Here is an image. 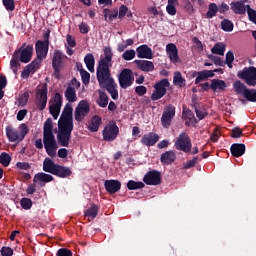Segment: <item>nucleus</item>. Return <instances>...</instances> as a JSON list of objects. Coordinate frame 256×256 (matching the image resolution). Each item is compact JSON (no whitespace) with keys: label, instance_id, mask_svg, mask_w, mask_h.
Returning <instances> with one entry per match:
<instances>
[{"label":"nucleus","instance_id":"f257e3e1","mask_svg":"<svg viewBox=\"0 0 256 256\" xmlns=\"http://www.w3.org/2000/svg\"><path fill=\"white\" fill-rule=\"evenodd\" d=\"M111 61H113V52L111 51V47H105L104 58H102L98 63L96 77L100 87L102 89H106V91L110 93L111 98L114 101H117L119 99V90H117V83H115V79L111 77V70H109Z\"/></svg>","mask_w":256,"mask_h":256},{"label":"nucleus","instance_id":"f03ea898","mask_svg":"<svg viewBox=\"0 0 256 256\" xmlns=\"http://www.w3.org/2000/svg\"><path fill=\"white\" fill-rule=\"evenodd\" d=\"M27 43L16 49L10 60V69H12L14 75H17L19 69H21V63H29L33 57V45L26 46Z\"/></svg>","mask_w":256,"mask_h":256},{"label":"nucleus","instance_id":"7ed1b4c3","mask_svg":"<svg viewBox=\"0 0 256 256\" xmlns=\"http://www.w3.org/2000/svg\"><path fill=\"white\" fill-rule=\"evenodd\" d=\"M43 143L47 155H49V157H55V153L59 146H57V141L53 134V120H51V118H48L44 123Z\"/></svg>","mask_w":256,"mask_h":256},{"label":"nucleus","instance_id":"20e7f679","mask_svg":"<svg viewBox=\"0 0 256 256\" xmlns=\"http://www.w3.org/2000/svg\"><path fill=\"white\" fill-rule=\"evenodd\" d=\"M43 171H45V173H51V175H55L60 179H67V177H71L73 175L71 168L55 164V162L50 158H46L43 161Z\"/></svg>","mask_w":256,"mask_h":256},{"label":"nucleus","instance_id":"39448f33","mask_svg":"<svg viewBox=\"0 0 256 256\" xmlns=\"http://www.w3.org/2000/svg\"><path fill=\"white\" fill-rule=\"evenodd\" d=\"M237 77L245 81L248 87H256V67L249 66L244 67L242 70L238 71Z\"/></svg>","mask_w":256,"mask_h":256},{"label":"nucleus","instance_id":"423d86ee","mask_svg":"<svg viewBox=\"0 0 256 256\" xmlns=\"http://www.w3.org/2000/svg\"><path fill=\"white\" fill-rule=\"evenodd\" d=\"M171 84L169 83V79L163 78L160 81L154 84V91L151 95V101H159V99H163L165 95H167V87Z\"/></svg>","mask_w":256,"mask_h":256},{"label":"nucleus","instance_id":"0eeeda50","mask_svg":"<svg viewBox=\"0 0 256 256\" xmlns=\"http://www.w3.org/2000/svg\"><path fill=\"white\" fill-rule=\"evenodd\" d=\"M65 59H67V55H65L61 50L54 51L52 57V68L55 79H60L61 69H63Z\"/></svg>","mask_w":256,"mask_h":256},{"label":"nucleus","instance_id":"6e6552de","mask_svg":"<svg viewBox=\"0 0 256 256\" xmlns=\"http://www.w3.org/2000/svg\"><path fill=\"white\" fill-rule=\"evenodd\" d=\"M73 127L74 126L58 124L59 133L57 135V139L61 147H69V141H71V133H73Z\"/></svg>","mask_w":256,"mask_h":256},{"label":"nucleus","instance_id":"1a4fd4ad","mask_svg":"<svg viewBox=\"0 0 256 256\" xmlns=\"http://www.w3.org/2000/svg\"><path fill=\"white\" fill-rule=\"evenodd\" d=\"M119 136V126H117V122L110 121L104 127L102 131L103 141H107L108 143H112Z\"/></svg>","mask_w":256,"mask_h":256},{"label":"nucleus","instance_id":"9d476101","mask_svg":"<svg viewBox=\"0 0 256 256\" xmlns=\"http://www.w3.org/2000/svg\"><path fill=\"white\" fill-rule=\"evenodd\" d=\"M175 149L177 151H183V153H191V148L193 147V143H191V138L185 132H182L177 137L174 143Z\"/></svg>","mask_w":256,"mask_h":256},{"label":"nucleus","instance_id":"9b49d317","mask_svg":"<svg viewBox=\"0 0 256 256\" xmlns=\"http://www.w3.org/2000/svg\"><path fill=\"white\" fill-rule=\"evenodd\" d=\"M91 112V106L87 100H82L78 103L77 107L75 108L74 112V119L78 123H81L87 115Z\"/></svg>","mask_w":256,"mask_h":256},{"label":"nucleus","instance_id":"f8f14e48","mask_svg":"<svg viewBox=\"0 0 256 256\" xmlns=\"http://www.w3.org/2000/svg\"><path fill=\"white\" fill-rule=\"evenodd\" d=\"M133 81H135L133 71L129 68H124L118 76V83L121 89H127L131 87V85H133Z\"/></svg>","mask_w":256,"mask_h":256},{"label":"nucleus","instance_id":"ddd939ff","mask_svg":"<svg viewBox=\"0 0 256 256\" xmlns=\"http://www.w3.org/2000/svg\"><path fill=\"white\" fill-rule=\"evenodd\" d=\"M47 93H49L47 83L42 84V87L36 91V106L39 111H45L47 107Z\"/></svg>","mask_w":256,"mask_h":256},{"label":"nucleus","instance_id":"4468645a","mask_svg":"<svg viewBox=\"0 0 256 256\" xmlns=\"http://www.w3.org/2000/svg\"><path fill=\"white\" fill-rule=\"evenodd\" d=\"M58 125H73V106H71V103H67L63 109V112L58 120Z\"/></svg>","mask_w":256,"mask_h":256},{"label":"nucleus","instance_id":"2eb2a0df","mask_svg":"<svg viewBox=\"0 0 256 256\" xmlns=\"http://www.w3.org/2000/svg\"><path fill=\"white\" fill-rule=\"evenodd\" d=\"M143 181L146 185H161V172L157 170H151L143 177Z\"/></svg>","mask_w":256,"mask_h":256},{"label":"nucleus","instance_id":"dca6fc26","mask_svg":"<svg viewBox=\"0 0 256 256\" xmlns=\"http://www.w3.org/2000/svg\"><path fill=\"white\" fill-rule=\"evenodd\" d=\"M175 117V106L169 105L163 112L161 117L162 126L167 129V127L171 126V121Z\"/></svg>","mask_w":256,"mask_h":256},{"label":"nucleus","instance_id":"f3484780","mask_svg":"<svg viewBox=\"0 0 256 256\" xmlns=\"http://www.w3.org/2000/svg\"><path fill=\"white\" fill-rule=\"evenodd\" d=\"M36 57L38 59H45L49 53V44L47 41L38 40L35 44Z\"/></svg>","mask_w":256,"mask_h":256},{"label":"nucleus","instance_id":"a211bd4d","mask_svg":"<svg viewBox=\"0 0 256 256\" xmlns=\"http://www.w3.org/2000/svg\"><path fill=\"white\" fill-rule=\"evenodd\" d=\"M104 187L107 193L115 195V193L121 191V182L119 180H106L104 182Z\"/></svg>","mask_w":256,"mask_h":256},{"label":"nucleus","instance_id":"6ab92c4d","mask_svg":"<svg viewBox=\"0 0 256 256\" xmlns=\"http://www.w3.org/2000/svg\"><path fill=\"white\" fill-rule=\"evenodd\" d=\"M166 53L171 61V63H179V50L177 46L173 43L166 45Z\"/></svg>","mask_w":256,"mask_h":256},{"label":"nucleus","instance_id":"aec40b11","mask_svg":"<svg viewBox=\"0 0 256 256\" xmlns=\"http://www.w3.org/2000/svg\"><path fill=\"white\" fill-rule=\"evenodd\" d=\"M138 59H153V50L147 45H141L136 49Z\"/></svg>","mask_w":256,"mask_h":256},{"label":"nucleus","instance_id":"412c9836","mask_svg":"<svg viewBox=\"0 0 256 256\" xmlns=\"http://www.w3.org/2000/svg\"><path fill=\"white\" fill-rule=\"evenodd\" d=\"M6 137L10 143H21V135L19 131L11 126L6 127Z\"/></svg>","mask_w":256,"mask_h":256},{"label":"nucleus","instance_id":"4be33fe9","mask_svg":"<svg viewBox=\"0 0 256 256\" xmlns=\"http://www.w3.org/2000/svg\"><path fill=\"white\" fill-rule=\"evenodd\" d=\"M53 177L50 174L44 172L37 173L33 178V183L40 184V187H45V183H51Z\"/></svg>","mask_w":256,"mask_h":256},{"label":"nucleus","instance_id":"5701e85b","mask_svg":"<svg viewBox=\"0 0 256 256\" xmlns=\"http://www.w3.org/2000/svg\"><path fill=\"white\" fill-rule=\"evenodd\" d=\"M157 141H159V136L153 132L145 134L141 138L142 145H145L146 147H153Z\"/></svg>","mask_w":256,"mask_h":256},{"label":"nucleus","instance_id":"b1692460","mask_svg":"<svg viewBox=\"0 0 256 256\" xmlns=\"http://www.w3.org/2000/svg\"><path fill=\"white\" fill-rule=\"evenodd\" d=\"M245 1L247 0L231 2L230 7L236 15H245V13H247Z\"/></svg>","mask_w":256,"mask_h":256},{"label":"nucleus","instance_id":"393cba45","mask_svg":"<svg viewBox=\"0 0 256 256\" xmlns=\"http://www.w3.org/2000/svg\"><path fill=\"white\" fill-rule=\"evenodd\" d=\"M175 159H177V155L173 150H169L161 154L160 162L162 165H171L175 163Z\"/></svg>","mask_w":256,"mask_h":256},{"label":"nucleus","instance_id":"a878e982","mask_svg":"<svg viewBox=\"0 0 256 256\" xmlns=\"http://www.w3.org/2000/svg\"><path fill=\"white\" fill-rule=\"evenodd\" d=\"M134 63L140 71H145L146 73L154 71L155 69V65L149 60H135Z\"/></svg>","mask_w":256,"mask_h":256},{"label":"nucleus","instance_id":"bb28decb","mask_svg":"<svg viewBox=\"0 0 256 256\" xmlns=\"http://www.w3.org/2000/svg\"><path fill=\"white\" fill-rule=\"evenodd\" d=\"M227 89V83L225 80L212 79L211 80V90L214 93H223Z\"/></svg>","mask_w":256,"mask_h":256},{"label":"nucleus","instance_id":"cd10ccee","mask_svg":"<svg viewBox=\"0 0 256 256\" xmlns=\"http://www.w3.org/2000/svg\"><path fill=\"white\" fill-rule=\"evenodd\" d=\"M230 152L233 157H243L245 155V144L234 143L230 147Z\"/></svg>","mask_w":256,"mask_h":256},{"label":"nucleus","instance_id":"c85d7f7f","mask_svg":"<svg viewBox=\"0 0 256 256\" xmlns=\"http://www.w3.org/2000/svg\"><path fill=\"white\" fill-rule=\"evenodd\" d=\"M99 215V206L97 204H91V206L84 211V217L88 218V221L95 219Z\"/></svg>","mask_w":256,"mask_h":256},{"label":"nucleus","instance_id":"c756f323","mask_svg":"<svg viewBox=\"0 0 256 256\" xmlns=\"http://www.w3.org/2000/svg\"><path fill=\"white\" fill-rule=\"evenodd\" d=\"M215 77L213 71L210 70H202L198 72V76L195 79V85H199L201 81H207V79Z\"/></svg>","mask_w":256,"mask_h":256},{"label":"nucleus","instance_id":"7c9ffc66","mask_svg":"<svg viewBox=\"0 0 256 256\" xmlns=\"http://www.w3.org/2000/svg\"><path fill=\"white\" fill-rule=\"evenodd\" d=\"M101 117L98 115H95L92 117L91 122L88 126L89 131H91V133H97V131H99V127H101Z\"/></svg>","mask_w":256,"mask_h":256},{"label":"nucleus","instance_id":"2f4dec72","mask_svg":"<svg viewBox=\"0 0 256 256\" xmlns=\"http://www.w3.org/2000/svg\"><path fill=\"white\" fill-rule=\"evenodd\" d=\"M64 95L68 103H75V101H77V91L73 86H68L64 92Z\"/></svg>","mask_w":256,"mask_h":256},{"label":"nucleus","instance_id":"473e14b6","mask_svg":"<svg viewBox=\"0 0 256 256\" xmlns=\"http://www.w3.org/2000/svg\"><path fill=\"white\" fill-rule=\"evenodd\" d=\"M219 13V6L217 3H210L208 5V11L206 14H204V19H213V17H217V14Z\"/></svg>","mask_w":256,"mask_h":256},{"label":"nucleus","instance_id":"72a5a7b5","mask_svg":"<svg viewBox=\"0 0 256 256\" xmlns=\"http://www.w3.org/2000/svg\"><path fill=\"white\" fill-rule=\"evenodd\" d=\"M98 95L99 97L96 103L97 105H99V107H102V109H105V107L109 105V96L103 90L98 91Z\"/></svg>","mask_w":256,"mask_h":256},{"label":"nucleus","instance_id":"f704fd0d","mask_svg":"<svg viewBox=\"0 0 256 256\" xmlns=\"http://www.w3.org/2000/svg\"><path fill=\"white\" fill-rule=\"evenodd\" d=\"M84 63L90 73H93L95 71V56H93L92 53L86 54V56L84 57Z\"/></svg>","mask_w":256,"mask_h":256},{"label":"nucleus","instance_id":"c9c22d12","mask_svg":"<svg viewBox=\"0 0 256 256\" xmlns=\"http://www.w3.org/2000/svg\"><path fill=\"white\" fill-rule=\"evenodd\" d=\"M173 85H175L176 87H180V88L185 87V85H187V80H185V78H183V75L181 74V72L174 73Z\"/></svg>","mask_w":256,"mask_h":256},{"label":"nucleus","instance_id":"e433bc0d","mask_svg":"<svg viewBox=\"0 0 256 256\" xmlns=\"http://www.w3.org/2000/svg\"><path fill=\"white\" fill-rule=\"evenodd\" d=\"M233 88L235 90V93H237V95H242L244 97L246 90L248 89L243 82H241V80H237L236 82H234L233 84Z\"/></svg>","mask_w":256,"mask_h":256},{"label":"nucleus","instance_id":"4c0bfd02","mask_svg":"<svg viewBox=\"0 0 256 256\" xmlns=\"http://www.w3.org/2000/svg\"><path fill=\"white\" fill-rule=\"evenodd\" d=\"M226 45L224 43H216L212 49H211V52L214 54V55H225V49H226Z\"/></svg>","mask_w":256,"mask_h":256},{"label":"nucleus","instance_id":"58836bf2","mask_svg":"<svg viewBox=\"0 0 256 256\" xmlns=\"http://www.w3.org/2000/svg\"><path fill=\"white\" fill-rule=\"evenodd\" d=\"M145 187V183L143 182H137L134 180H129L127 182V189H129V191H135L137 189H143Z\"/></svg>","mask_w":256,"mask_h":256},{"label":"nucleus","instance_id":"ea45409f","mask_svg":"<svg viewBox=\"0 0 256 256\" xmlns=\"http://www.w3.org/2000/svg\"><path fill=\"white\" fill-rule=\"evenodd\" d=\"M105 21H107V18L109 21H114V19H117L119 17V11L118 10H109V9H104L103 10Z\"/></svg>","mask_w":256,"mask_h":256},{"label":"nucleus","instance_id":"a19ab883","mask_svg":"<svg viewBox=\"0 0 256 256\" xmlns=\"http://www.w3.org/2000/svg\"><path fill=\"white\" fill-rule=\"evenodd\" d=\"M244 99L246 101H249L250 103H256V89H247L246 92H244Z\"/></svg>","mask_w":256,"mask_h":256},{"label":"nucleus","instance_id":"79ce46f5","mask_svg":"<svg viewBox=\"0 0 256 256\" xmlns=\"http://www.w3.org/2000/svg\"><path fill=\"white\" fill-rule=\"evenodd\" d=\"M234 24L231 20L229 19H224L221 22V28L223 31H226V33H231V31H233L234 29Z\"/></svg>","mask_w":256,"mask_h":256},{"label":"nucleus","instance_id":"37998d69","mask_svg":"<svg viewBox=\"0 0 256 256\" xmlns=\"http://www.w3.org/2000/svg\"><path fill=\"white\" fill-rule=\"evenodd\" d=\"M49 103L50 104L52 103V105L57 106V107H63V96L61 95V93L56 92L54 94L53 99L50 100Z\"/></svg>","mask_w":256,"mask_h":256},{"label":"nucleus","instance_id":"c03bdc74","mask_svg":"<svg viewBox=\"0 0 256 256\" xmlns=\"http://www.w3.org/2000/svg\"><path fill=\"white\" fill-rule=\"evenodd\" d=\"M41 58H35L28 66H26L32 73H35L41 67Z\"/></svg>","mask_w":256,"mask_h":256},{"label":"nucleus","instance_id":"a18cd8bd","mask_svg":"<svg viewBox=\"0 0 256 256\" xmlns=\"http://www.w3.org/2000/svg\"><path fill=\"white\" fill-rule=\"evenodd\" d=\"M0 163L3 167H9L11 164V156L6 152H2L0 154Z\"/></svg>","mask_w":256,"mask_h":256},{"label":"nucleus","instance_id":"49530a36","mask_svg":"<svg viewBox=\"0 0 256 256\" xmlns=\"http://www.w3.org/2000/svg\"><path fill=\"white\" fill-rule=\"evenodd\" d=\"M7 87V77L5 75H0V101L5 97V91H3Z\"/></svg>","mask_w":256,"mask_h":256},{"label":"nucleus","instance_id":"de8ad7c7","mask_svg":"<svg viewBox=\"0 0 256 256\" xmlns=\"http://www.w3.org/2000/svg\"><path fill=\"white\" fill-rule=\"evenodd\" d=\"M234 61H235V54H233V51H228L226 53V61L224 62V65H227L229 69H233Z\"/></svg>","mask_w":256,"mask_h":256},{"label":"nucleus","instance_id":"09e8293b","mask_svg":"<svg viewBox=\"0 0 256 256\" xmlns=\"http://www.w3.org/2000/svg\"><path fill=\"white\" fill-rule=\"evenodd\" d=\"M79 71H80L82 83L84 85H89V81H91V74H89V72H87V70L83 68L79 69Z\"/></svg>","mask_w":256,"mask_h":256},{"label":"nucleus","instance_id":"8fccbe9b","mask_svg":"<svg viewBox=\"0 0 256 256\" xmlns=\"http://www.w3.org/2000/svg\"><path fill=\"white\" fill-rule=\"evenodd\" d=\"M49 113L52 115L53 119H58L59 113H61V106H55L51 104L49 106Z\"/></svg>","mask_w":256,"mask_h":256},{"label":"nucleus","instance_id":"3c124183","mask_svg":"<svg viewBox=\"0 0 256 256\" xmlns=\"http://www.w3.org/2000/svg\"><path fill=\"white\" fill-rule=\"evenodd\" d=\"M20 205H21L22 209L29 211V209H31V207H33V201L31 200V198H22L20 200Z\"/></svg>","mask_w":256,"mask_h":256},{"label":"nucleus","instance_id":"603ef678","mask_svg":"<svg viewBox=\"0 0 256 256\" xmlns=\"http://www.w3.org/2000/svg\"><path fill=\"white\" fill-rule=\"evenodd\" d=\"M208 59L213 61L214 65H216V67H225V62H223V60H221V58H219L218 56L210 54V55H208Z\"/></svg>","mask_w":256,"mask_h":256},{"label":"nucleus","instance_id":"864d4df0","mask_svg":"<svg viewBox=\"0 0 256 256\" xmlns=\"http://www.w3.org/2000/svg\"><path fill=\"white\" fill-rule=\"evenodd\" d=\"M20 129V141H23V139H25V136L29 133V126H27V124L22 123L19 126Z\"/></svg>","mask_w":256,"mask_h":256},{"label":"nucleus","instance_id":"5fc2aeb1","mask_svg":"<svg viewBox=\"0 0 256 256\" xmlns=\"http://www.w3.org/2000/svg\"><path fill=\"white\" fill-rule=\"evenodd\" d=\"M122 59H124V61H131V60L135 59V50H133V49L126 50L122 54Z\"/></svg>","mask_w":256,"mask_h":256},{"label":"nucleus","instance_id":"6e6d98bb","mask_svg":"<svg viewBox=\"0 0 256 256\" xmlns=\"http://www.w3.org/2000/svg\"><path fill=\"white\" fill-rule=\"evenodd\" d=\"M27 101H29V92H24L22 95L18 98V104L21 107H25L27 105Z\"/></svg>","mask_w":256,"mask_h":256},{"label":"nucleus","instance_id":"4d7b16f0","mask_svg":"<svg viewBox=\"0 0 256 256\" xmlns=\"http://www.w3.org/2000/svg\"><path fill=\"white\" fill-rule=\"evenodd\" d=\"M7 11H15V0H2Z\"/></svg>","mask_w":256,"mask_h":256},{"label":"nucleus","instance_id":"13d9d810","mask_svg":"<svg viewBox=\"0 0 256 256\" xmlns=\"http://www.w3.org/2000/svg\"><path fill=\"white\" fill-rule=\"evenodd\" d=\"M243 136V130H241V128L239 127H235L232 129L231 131V137L233 139H239V137Z\"/></svg>","mask_w":256,"mask_h":256},{"label":"nucleus","instance_id":"bf43d9fd","mask_svg":"<svg viewBox=\"0 0 256 256\" xmlns=\"http://www.w3.org/2000/svg\"><path fill=\"white\" fill-rule=\"evenodd\" d=\"M0 253L2 256H13L14 251L11 247L3 246L0 250Z\"/></svg>","mask_w":256,"mask_h":256},{"label":"nucleus","instance_id":"052dcab7","mask_svg":"<svg viewBox=\"0 0 256 256\" xmlns=\"http://www.w3.org/2000/svg\"><path fill=\"white\" fill-rule=\"evenodd\" d=\"M199 161V157H194L192 160H188L185 165H184V169H191V167H195V165H197Z\"/></svg>","mask_w":256,"mask_h":256},{"label":"nucleus","instance_id":"680f3d73","mask_svg":"<svg viewBox=\"0 0 256 256\" xmlns=\"http://www.w3.org/2000/svg\"><path fill=\"white\" fill-rule=\"evenodd\" d=\"M16 167L20 169V171H29V169H31V165L27 162H17Z\"/></svg>","mask_w":256,"mask_h":256},{"label":"nucleus","instance_id":"e2e57ef3","mask_svg":"<svg viewBox=\"0 0 256 256\" xmlns=\"http://www.w3.org/2000/svg\"><path fill=\"white\" fill-rule=\"evenodd\" d=\"M56 256H73V252L67 248H60L57 251Z\"/></svg>","mask_w":256,"mask_h":256},{"label":"nucleus","instance_id":"0e129e2a","mask_svg":"<svg viewBox=\"0 0 256 256\" xmlns=\"http://www.w3.org/2000/svg\"><path fill=\"white\" fill-rule=\"evenodd\" d=\"M129 8L125 5H121L118 12V19H123L127 15Z\"/></svg>","mask_w":256,"mask_h":256},{"label":"nucleus","instance_id":"69168bd1","mask_svg":"<svg viewBox=\"0 0 256 256\" xmlns=\"http://www.w3.org/2000/svg\"><path fill=\"white\" fill-rule=\"evenodd\" d=\"M166 12L168 13V15H171L173 17L177 15V8L175 7V5L167 4Z\"/></svg>","mask_w":256,"mask_h":256},{"label":"nucleus","instance_id":"338daca9","mask_svg":"<svg viewBox=\"0 0 256 256\" xmlns=\"http://www.w3.org/2000/svg\"><path fill=\"white\" fill-rule=\"evenodd\" d=\"M135 93L139 95V97H143L147 93V87L145 86H136Z\"/></svg>","mask_w":256,"mask_h":256},{"label":"nucleus","instance_id":"774afa93","mask_svg":"<svg viewBox=\"0 0 256 256\" xmlns=\"http://www.w3.org/2000/svg\"><path fill=\"white\" fill-rule=\"evenodd\" d=\"M66 41L69 47H77V41L75 40V37H73L71 34H68L66 36Z\"/></svg>","mask_w":256,"mask_h":256}]
</instances>
